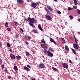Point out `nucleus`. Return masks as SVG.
Segmentation results:
<instances>
[{
	"label": "nucleus",
	"mask_w": 80,
	"mask_h": 80,
	"mask_svg": "<svg viewBox=\"0 0 80 80\" xmlns=\"http://www.w3.org/2000/svg\"><path fill=\"white\" fill-rule=\"evenodd\" d=\"M37 6V3L35 2H33L31 4V6L33 7V8H35Z\"/></svg>",
	"instance_id": "nucleus-5"
},
{
	"label": "nucleus",
	"mask_w": 80,
	"mask_h": 80,
	"mask_svg": "<svg viewBox=\"0 0 80 80\" xmlns=\"http://www.w3.org/2000/svg\"><path fill=\"white\" fill-rule=\"evenodd\" d=\"M20 30L21 31V32H23V29L21 28L20 29Z\"/></svg>",
	"instance_id": "nucleus-43"
},
{
	"label": "nucleus",
	"mask_w": 80,
	"mask_h": 80,
	"mask_svg": "<svg viewBox=\"0 0 80 80\" xmlns=\"http://www.w3.org/2000/svg\"><path fill=\"white\" fill-rule=\"evenodd\" d=\"M46 18L48 20H50L52 19V17L49 15H47L46 16Z\"/></svg>",
	"instance_id": "nucleus-8"
},
{
	"label": "nucleus",
	"mask_w": 80,
	"mask_h": 80,
	"mask_svg": "<svg viewBox=\"0 0 80 80\" xmlns=\"http://www.w3.org/2000/svg\"><path fill=\"white\" fill-rule=\"evenodd\" d=\"M69 62L70 63H72V61H71V60H69Z\"/></svg>",
	"instance_id": "nucleus-45"
},
{
	"label": "nucleus",
	"mask_w": 80,
	"mask_h": 80,
	"mask_svg": "<svg viewBox=\"0 0 80 80\" xmlns=\"http://www.w3.org/2000/svg\"><path fill=\"white\" fill-rule=\"evenodd\" d=\"M27 1L28 2H30V1H29V0H27Z\"/></svg>",
	"instance_id": "nucleus-53"
},
{
	"label": "nucleus",
	"mask_w": 80,
	"mask_h": 80,
	"mask_svg": "<svg viewBox=\"0 0 80 80\" xmlns=\"http://www.w3.org/2000/svg\"><path fill=\"white\" fill-rule=\"evenodd\" d=\"M41 42L42 43H44V44H45V41L44 39H42L41 40Z\"/></svg>",
	"instance_id": "nucleus-23"
},
{
	"label": "nucleus",
	"mask_w": 80,
	"mask_h": 80,
	"mask_svg": "<svg viewBox=\"0 0 80 80\" xmlns=\"http://www.w3.org/2000/svg\"><path fill=\"white\" fill-rule=\"evenodd\" d=\"M25 53H26V55H27V56H29L30 54L28 52L26 51H25Z\"/></svg>",
	"instance_id": "nucleus-19"
},
{
	"label": "nucleus",
	"mask_w": 80,
	"mask_h": 80,
	"mask_svg": "<svg viewBox=\"0 0 80 80\" xmlns=\"http://www.w3.org/2000/svg\"><path fill=\"white\" fill-rule=\"evenodd\" d=\"M72 51L74 55H76V51L73 48H71Z\"/></svg>",
	"instance_id": "nucleus-15"
},
{
	"label": "nucleus",
	"mask_w": 80,
	"mask_h": 80,
	"mask_svg": "<svg viewBox=\"0 0 80 80\" xmlns=\"http://www.w3.org/2000/svg\"><path fill=\"white\" fill-rule=\"evenodd\" d=\"M15 37L16 38H17L18 37V34H16L15 35Z\"/></svg>",
	"instance_id": "nucleus-40"
},
{
	"label": "nucleus",
	"mask_w": 80,
	"mask_h": 80,
	"mask_svg": "<svg viewBox=\"0 0 80 80\" xmlns=\"http://www.w3.org/2000/svg\"><path fill=\"white\" fill-rule=\"evenodd\" d=\"M44 53H47V50L44 49Z\"/></svg>",
	"instance_id": "nucleus-46"
},
{
	"label": "nucleus",
	"mask_w": 80,
	"mask_h": 80,
	"mask_svg": "<svg viewBox=\"0 0 80 80\" xmlns=\"http://www.w3.org/2000/svg\"><path fill=\"white\" fill-rule=\"evenodd\" d=\"M41 46L42 48H43L44 46H45V44H41Z\"/></svg>",
	"instance_id": "nucleus-29"
},
{
	"label": "nucleus",
	"mask_w": 80,
	"mask_h": 80,
	"mask_svg": "<svg viewBox=\"0 0 80 80\" xmlns=\"http://www.w3.org/2000/svg\"><path fill=\"white\" fill-rule=\"evenodd\" d=\"M50 40L51 42H53V43L54 44H55V45L57 44V42H56L55 41V40H54V39H53L52 38H50Z\"/></svg>",
	"instance_id": "nucleus-6"
},
{
	"label": "nucleus",
	"mask_w": 80,
	"mask_h": 80,
	"mask_svg": "<svg viewBox=\"0 0 80 80\" xmlns=\"http://www.w3.org/2000/svg\"><path fill=\"white\" fill-rule=\"evenodd\" d=\"M79 66H80V63H79Z\"/></svg>",
	"instance_id": "nucleus-61"
},
{
	"label": "nucleus",
	"mask_w": 80,
	"mask_h": 80,
	"mask_svg": "<svg viewBox=\"0 0 80 80\" xmlns=\"http://www.w3.org/2000/svg\"><path fill=\"white\" fill-rule=\"evenodd\" d=\"M47 7L48 8V9L50 10V11H53V8H52L50 7V6H48V5H47Z\"/></svg>",
	"instance_id": "nucleus-7"
},
{
	"label": "nucleus",
	"mask_w": 80,
	"mask_h": 80,
	"mask_svg": "<svg viewBox=\"0 0 80 80\" xmlns=\"http://www.w3.org/2000/svg\"><path fill=\"white\" fill-rule=\"evenodd\" d=\"M57 39H58V37H57Z\"/></svg>",
	"instance_id": "nucleus-59"
},
{
	"label": "nucleus",
	"mask_w": 80,
	"mask_h": 80,
	"mask_svg": "<svg viewBox=\"0 0 80 80\" xmlns=\"http://www.w3.org/2000/svg\"><path fill=\"white\" fill-rule=\"evenodd\" d=\"M49 49L51 51V52H54V50H53V48H51V47L49 48Z\"/></svg>",
	"instance_id": "nucleus-24"
},
{
	"label": "nucleus",
	"mask_w": 80,
	"mask_h": 80,
	"mask_svg": "<svg viewBox=\"0 0 80 80\" xmlns=\"http://www.w3.org/2000/svg\"><path fill=\"white\" fill-rule=\"evenodd\" d=\"M2 43H1V42H0V47H2Z\"/></svg>",
	"instance_id": "nucleus-50"
},
{
	"label": "nucleus",
	"mask_w": 80,
	"mask_h": 80,
	"mask_svg": "<svg viewBox=\"0 0 80 80\" xmlns=\"http://www.w3.org/2000/svg\"><path fill=\"white\" fill-rule=\"evenodd\" d=\"M68 9L69 10V11H70V10H73V8H68Z\"/></svg>",
	"instance_id": "nucleus-27"
},
{
	"label": "nucleus",
	"mask_w": 80,
	"mask_h": 80,
	"mask_svg": "<svg viewBox=\"0 0 80 80\" xmlns=\"http://www.w3.org/2000/svg\"><path fill=\"white\" fill-rule=\"evenodd\" d=\"M2 69H3L4 68V64H2L1 66Z\"/></svg>",
	"instance_id": "nucleus-37"
},
{
	"label": "nucleus",
	"mask_w": 80,
	"mask_h": 80,
	"mask_svg": "<svg viewBox=\"0 0 80 80\" xmlns=\"http://www.w3.org/2000/svg\"><path fill=\"white\" fill-rule=\"evenodd\" d=\"M45 10L47 12V13H49V14H50V11H49V10H48V9L47 8H44Z\"/></svg>",
	"instance_id": "nucleus-14"
},
{
	"label": "nucleus",
	"mask_w": 80,
	"mask_h": 80,
	"mask_svg": "<svg viewBox=\"0 0 80 80\" xmlns=\"http://www.w3.org/2000/svg\"><path fill=\"white\" fill-rule=\"evenodd\" d=\"M74 38H75H75H75V36H74Z\"/></svg>",
	"instance_id": "nucleus-58"
},
{
	"label": "nucleus",
	"mask_w": 80,
	"mask_h": 80,
	"mask_svg": "<svg viewBox=\"0 0 80 80\" xmlns=\"http://www.w3.org/2000/svg\"><path fill=\"white\" fill-rule=\"evenodd\" d=\"M5 72H7V73H8V70L7 69H5Z\"/></svg>",
	"instance_id": "nucleus-44"
},
{
	"label": "nucleus",
	"mask_w": 80,
	"mask_h": 80,
	"mask_svg": "<svg viewBox=\"0 0 80 80\" xmlns=\"http://www.w3.org/2000/svg\"><path fill=\"white\" fill-rule=\"evenodd\" d=\"M14 68L15 70H18V68H17V67L16 66H14Z\"/></svg>",
	"instance_id": "nucleus-25"
},
{
	"label": "nucleus",
	"mask_w": 80,
	"mask_h": 80,
	"mask_svg": "<svg viewBox=\"0 0 80 80\" xmlns=\"http://www.w3.org/2000/svg\"><path fill=\"white\" fill-rule=\"evenodd\" d=\"M60 39L64 43H65V39H64V38H60Z\"/></svg>",
	"instance_id": "nucleus-22"
},
{
	"label": "nucleus",
	"mask_w": 80,
	"mask_h": 80,
	"mask_svg": "<svg viewBox=\"0 0 80 80\" xmlns=\"http://www.w3.org/2000/svg\"><path fill=\"white\" fill-rule=\"evenodd\" d=\"M10 57H11V58L12 60H14V59H15V56H14V55L11 54L10 55Z\"/></svg>",
	"instance_id": "nucleus-11"
},
{
	"label": "nucleus",
	"mask_w": 80,
	"mask_h": 80,
	"mask_svg": "<svg viewBox=\"0 0 80 80\" xmlns=\"http://www.w3.org/2000/svg\"><path fill=\"white\" fill-rule=\"evenodd\" d=\"M77 13H78L79 15L80 14V10L79 9H77Z\"/></svg>",
	"instance_id": "nucleus-28"
},
{
	"label": "nucleus",
	"mask_w": 80,
	"mask_h": 80,
	"mask_svg": "<svg viewBox=\"0 0 80 80\" xmlns=\"http://www.w3.org/2000/svg\"><path fill=\"white\" fill-rule=\"evenodd\" d=\"M16 58L17 59V60H20V59H21V57L18 55L16 56Z\"/></svg>",
	"instance_id": "nucleus-16"
},
{
	"label": "nucleus",
	"mask_w": 80,
	"mask_h": 80,
	"mask_svg": "<svg viewBox=\"0 0 80 80\" xmlns=\"http://www.w3.org/2000/svg\"><path fill=\"white\" fill-rule=\"evenodd\" d=\"M39 67L40 68H43L45 67V66L43 64H39Z\"/></svg>",
	"instance_id": "nucleus-12"
},
{
	"label": "nucleus",
	"mask_w": 80,
	"mask_h": 80,
	"mask_svg": "<svg viewBox=\"0 0 80 80\" xmlns=\"http://www.w3.org/2000/svg\"><path fill=\"white\" fill-rule=\"evenodd\" d=\"M8 78H9V79H10V78H11L12 77H11V76H8Z\"/></svg>",
	"instance_id": "nucleus-39"
},
{
	"label": "nucleus",
	"mask_w": 80,
	"mask_h": 80,
	"mask_svg": "<svg viewBox=\"0 0 80 80\" xmlns=\"http://www.w3.org/2000/svg\"><path fill=\"white\" fill-rule=\"evenodd\" d=\"M9 50H10V51L11 52H12V49H10Z\"/></svg>",
	"instance_id": "nucleus-49"
},
{
	"label": "nucleus",
	"mask_w": 80,
	"mask_h": 80,
	"mask_svg": "<svg viewBox=\"0 0 80 80\" xmlns=\"http://www.w3.org/2000/svg\"><path fill=\"white\" fill-rule=\"evenodd\" d=\"M7 30L8 31H11V28H7Z\"/></svg>",
	"instance_id": "nucleus-33"
},
{
	"label": "nucleus",
	"mask_w": 80,
	"mask_h": 80,
	"mask_svg": "<svg viewBox=\"0 0 80 80\" xmlns=\"http://www.w3.org/2000/svg\"><path fill=\"white\" fill-rule=\"evenodd\" d=\"M28 40H30V39H31V37H30V36H28Z\"/></svg>",
	"instance_id": "nucleus-38"
},
{
	"label": "nucleus",
	"mask_w": 80,
	"mask_h": 80,
	"mask_svg": "<svg viewBox=\"0 0 80 80\" xmlns=\"http://www.w3.org/2000/svg\"><path fill=\"white\" fill-rule=\"evenodd\" d=\"M62 49H64V48H65V47H62Z\"/></svg>",
	"instance_id": "nucleus-55"
},
{
	"label": "nucleus",
	"mask_w": 80,
	"mask_h": 80,
	"mask_svg": "<svg viewBox=\"0 0 80 80\" xmlns=\"http://www.w3.org/2000/svg\"><path fill=\"white\" fill-rule=\"evenodd\" d=\"M8 22H6L5 24V27H8Z\"/></svg>",
	"instance_id": "nucleus-21"
},
{
	"label": "nucleus",
	"mask_w": 80,
	"mask_h": 80,
	"mask_svg": "<svg viewBox=\"0 0 80 80\" xmlns=\"http://www.w3.org/2000/svg\"><path fill=\"white\" fill-rule=\"evenodd\" d=\"M25 42L26 44V45H28V42L25 41Z\"/></svg>",
	"instance_id": "nucleus-41"
},
{
	"label": "nucleus",
	"mask_w": 80,
	"mask_h": 80,
	"mask_svg": "<svg viewBox=\"0 0 80 80\" xmlns=\"http://www.w3.org/2000/svg\"><path fill=\"white\" fill-rule=\"evenodd\" d=\"M62 66L63 68H68V64L66 63H62Z\"/></svg>",
	"instance_id": "nucleus-4"
},
{
	"label": "nucleus",
	"mask_w": 80,
	"mask_h": 80,
	"mask_svg": "<svg viewBox=\"0 0 80 80\" xmlns=\"http://www.w3.org/2000/svg\"><path fill=\"white\" fill-rule=\"evenodd\" d=\"M52 68L53 70H55V71H56V72H58V69H57L55 68L52 67Z\"/></svg>",
	"instance_id": "nucleus-26"
},
{
	"label": "nucleus",
	"mask_w": 80,
	"mask_h": 80,
	"mask_svg": "<svg viewBox=\"0 0 80 80\" xmlns=\"http://www.w3.org/2000/svg\"><path fill=\"white\" fill-rule=\"evenodd\" d=\"M14 23H15V25L16 26H17L18 25V23L16 22H15Z\"/></svg>",
	"instance_id": "nucleus-35"
},
{
	"label": "nucleus",
	"mask_w": 80,
	"mask_h": 80,
	"mask_svg": "<svg viewBox=\"0 0 80 80\" xmlns=\"http://www.w3.org/2000/svg\"><path fill=\"white\" fill-rule=\"evenodd\" d=\"M73 8L74 9H77V6H73Z\"/></svg>",
	"instance_id": "nucleus-31"
},
{
	"label": "nucleus",
	"mask_w": 80,
	"mask_h": 80,
	"mask_svg": "<svg viewBox=\"0 0 80 80\" xmlns=\"http://www.w3.org/2000/svg\"><path fill=\"white\" fill-rule=\"evenodd\" d=\"M24 20H26V21H27L28 22V19H26V18H25L24 19Z\"/></svg>",
	"instance_id": "nucleus-48"
},
{
	"label": "nucleus",
	"mask_w": 80,
	"mask_h": 80,
	"mask_svg": "<svg viewBox=\"0 0 80 80\" xmlns=\"http://www.w3.org/2000/svg\"><path fill=\"white\" fill-rule=\"evenodd\" d=\"M74 2L75 5H77L78 4V2H77V0H73Z\"/></svg>",
	"instance_id": "nucleus-17"
},
{
	"label": "nucleus",
	"mask_w": 80,
	"mask_h": 80,
	"mask_svg": "<svg viewBox=\"0 0 80 80\" xmlns=\"http://www.w3.org/2000/svg\"><path fill=\"white\" fill-rule=\"evenodd\" d=\"M65 49L66 50H68L69 49H68V46L67 45H66L65 46Z\"/></svg>",
	"instance_id": "nucleus-20"
},
{
	"label": "nucleus",
	"mask_w": 80,
	"mask_h": 80,
	"mask_svg": "<svg viewBox=\"0 0 80 80\" xmlns=\"http://www.w3.org/2000/svg\"><path fill=\"white\" fill-rule=\"evenodd\" d=\"M7 46L8 47H11V45H10V44L9 43H7Z\"/></svg>",
	"instance_id": "nucleus-30"
},
{
	"label": "nucleus",
	"mask_w": 80,
	"mask_h": 80,
	"mask_svg": "<svg viewBox=\"0 0 80 80\" xmlns=\"http://www.w3.org/2000/svg\"><path fill=\"white\" fill-rule=\"evenodd\" d=\"M27 67H28V68H30V66L28 65H27Z\"/></svg>",
	"instance_id": "nucleus-47"
},
{
	"label": "nucleus",
	"mask_w": 80,
	"mask_h": 80,
	"mask_svg": "<svg viewBox=\"0 0 80 80\" xmlns=\"http://www.w3.org/2000/svg\"><path fill=\"white\" fill-rule=\"evenodd\" d=\"M78 33H80V32H78Z\"/></svg>",
	"instance_id": "nucleus-60"
},
{
	"label": "nucleus",
	"mask_w": 80,
	"mask_h": 80,
	"mask_svg": "<svg viewBox=\"0 0 80 80\" xmlns=\"http://www.w3.org/2000/svg\"><path fill=\"white\" fill-rule=\"evenodd\" d=\"M32 80H35V79L33 78V79H32Z\"/></svg>",
	"instance_id": "nucleus-56"
},
{
	"label": "nucleus",
	"mask_w": 80,
	"mask_h": 80,
	"mask_svg": "<svg viewBox=\"0 0 80 80\" xmlns=\"http://www.w3.org/2000/svg\"><path fill=\"white\" fill-rule=\"evenodd\" d=\"M2 62V60L1 59H0V63Z\"/></svg>",
	"instance_id": "nucleus-52"
},
{
	"label": "nucleus",
	"mask_w": 80,
	"mask_h": 80,
	"mask_svg": "<svg viewBox=\"0 0 80 80\" xmlns=\"http://www.w3.org/2000/svg\"><path fill=\"white\" fill-rule=\"evenodd\" d=\"M47 48V46L46 45L44 44V48Z\"/></svg>",
	"instance_id": "nucleus-34"
},
{
	"label": "nucleus",
	"mask_w": 80,
	"mask_h": 80,
	"mask_svg": "<svg viewBox=\"0 0 80 80\" xmlns=\"http://www.w3.org/2000/svg\"><path fill=\"white\" fill-rule=\"evenodd\" d=\"M17 2L20 3V4H22L23 3V0H17Z\"/></svg>",
	"instance_id": "nucleus-9"
},
{
	"label": "nucleus",
	"mask_w": 80,
	"mask_h": 80,
	"mask_svg": "<svg viewBox=\"0 0 80 80\" xmlns=\"http://www.w3.org/2000/svg\"><path fill=\"white\" fill-rule=\"evenodd\" d=\"M57 13H58V14H62V13H61L60 11H58Z\"/></svg>",
	"instance_id": "nucleus-36"
},
{
	"label": "nucleus",
	"mask_w": 80,
	"mask_h": 80,
	"mask_svg": "<svg viewBox=\"0 0 80 80\" xmlns=\"http://www.w3.org/2000/svg\"><path fill=\"white\" fill-rule=\"evenodd\" d=\"M24 69H25V70H26L27 71H30V69L27 67H24Z\"/></svg>",
	"instance_id": "nucleus-13"
},
{
	"label": "nucleus",
	"mask_w": 80,
	"mask_h": 80,
	"mask_svg": "<svg viewBox=\"0 0 80 80\" xmlns=\"http://www.w3.org/2000/svg\"><path fill=\"white\" fill-rule=\"evenodd\" d=\"M54 2H57V0H53Z\"/></svg>",
	"instance_id": "nucleus-54"
},
{
	"label": "nucleus",
	"mask_w": 80,
	"mask_h": 80,
	"mask_svg": "<svg viewBox=\"0 0 80 80\" xmlns=\"http://www.w3.org/2000/svg\"><path fill=\"white\" fill-rule=\"evenodd\" d=\"M28 19L29 21V24L30 26H32L33 28H35V27L33 25V23H35L36 22V20L34 18H28Z\"/></svg>",
	"instance_id": "nucleus-1"
},
{
	"label": "nucleus",
	"mask_w": 80,
	"mask_h": 80,
	"mask_svg": "<svg viewBox=\"0 0 80 80\" xmlns=\"http://www.w3.org/2000/svg\"><path fill=\"white\" fill-rule=\"evenodd\" d=\"M73 47L75 48V49L77 50H78V48H80L79 46H78V44L77 43H75L73 44Z\"/></svg>",
	"instance_id": "nucleus-2"
},
{
	"label": "nucleus",
	"mask_w": 80,
	"mask_h": 80,
	"mask_svg": "<svg viewBox=\"0 0 80 80\" xmlns=\"http://www.w3.org/2000/svg\"><path fill=\"white\" fill-rule=\"evenodd\" d=\"M47 54L49 57H52L53 56V54L50 52V51L48 50L47 51Z\"/></svg>",
	"instance_id": "nucleus-3"
},
{
	"label": "nucleus",
	"mask_w": 80,
	"mask_h": 80,
	"mask_svg": "<svg viewBox=\"0 0 80 80\" xmlns=\"http://www.w3.org/2000/svg\"><path fill=\"white\" fill-rule=\"evenodd\" d=\"M38 28H39V29L41 30V31H44V30H43V28H42L41 27V25L40 24H39L38 26Z\"/></svg>",
	"instance_id": "nucleus-10"
},
{
	"label": "nucleus",
	"mask_w": 80,
	"mask_h": 80,
	"mask_svg": "<svg viewBox=\"0 0 80 80\" xmlns=\"http://www.w3.org/2000/svg\"><path fill=\"white\" fill-rule=\"evenodd\" d=\"M78 21H79V22H80V18L78 19Z\"/></svg>",
	"instance_id": "nucleus-51"
},
{
	"label": "nucleus",
	"mask_w": 80,
	"mask_h": 80,
	"mask_svg": "<svg viewBox=\"0 0 80 80\" xmlns=\"http://www.w3.org/2000/svg\"><path fill=\"white\" fill-rule=\"evenodd\" d=\"M75 42L76 43H78V42H77V41H78V40H77V39L75 38Z\"/></svg>",
	"instance_id": "nucleus-42"
},
{
	"label": "nucleus",
	"mask_w": 80,
	"mask_h": 80,
	"mask_svg": "<svg viewBox=\"0 0 80 80\" xmlns=\"http://www.w3.org/2000/svg\"><path fill=\"white\" fill-rule=\"evenodd\" d=\"M25 38H27V36L25 37Z\"/></svg>",
	"instance_id": "nucleus-57"
},
{
	"label": "nucleus",
	"mask_w": 80,
	"mask_h": 80,
	"mask_svg": "<svg viewBox=\"0 0 80 80\" xmlns=\"http://www.w3.org/2000/svg\"><path fill=\"white\" fill-rule=\"evenodd\" d=\"M70 17V19H71V20H72V19H73V16H69Z\"/></svg>",
	"instance_id": "nucleus-32"
},
{
	"label": "nucleus",
	"mask_w": 80,
	"mask_h": 80,
	"mask_svg": "<svg viewBox=\"0 0 80 80\" xmlns=\"http://www.w3.org/2000/svg\"><path fill=\"white\" fill-rule=\"evenodd\" d=\"M32 31L34 33H38L37 31V30H35L34 29H33L32 30Z\"/></svg>",
	"instance_id": "nucleus-18"
}]
</instances>
